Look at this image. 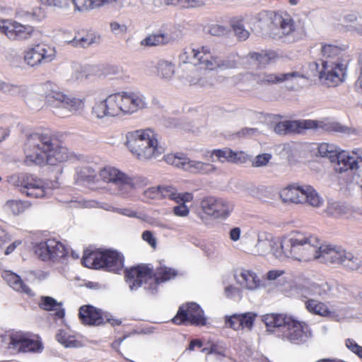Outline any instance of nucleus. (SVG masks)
<instances>
[{
	"label": "nucleus",
	"mask_w": 362,
	"mask_h": 362,
	"mask_svg": "<svg viewBox=\"0 0 362 362\" xmlns=\"http://www.w3.org/2000/svg\"><path fill=\"white\" fill-rule=\"evenodd\" d=\"M24 153L27 165H55L69 158L61 136L48 130L29 134L24 144Z\"/></svg>",
	"instance_id": "nucleus-1"
},
{
	"label": "nucleus",
	"mask_w": 362,
	"mask_h": 362,
	"mask_svg": "<svg viewBox=\"0 0 362 362\" xmlns=\"http://www.w3.org/2000/svg\"><path fill=\"white\" fill-rule=\"evenodd\" d=\"M124 144L140 160L156 158L164 152V148L159 144L158 134L150 128L127 132Z\"/></svg>",
	"instance_id": "nucleus-2"
},
{
	"label": "nucleus",
	"mask_w": 362,
	"mask_h": 362,
	"mask_svg": "<svg viewBox=\"0 0 362 362\" xmlns=\"http://www.w3.org/2000/svg\"><path fill=\"white\" fill-rule=\"evenodd\" d=\"M318 238L305 236L300 233L284 237L281 240V252L285 257L298 262L316 259Z\"/></svg>",
	"instance_id": "nucleus-3"
},
{
	"label": "nucleus",
	"mask_w": 362,
	"mask_h": 362,
	"mask_svg": "<svg viewBox=\"0 0 362 362\" xmlns=\"http://www.w3.org/2000/svg\"><path fill=\"white\" fill-rule=\"evenodd\" d=\"M268 332L291 343L300 344L310 335L308 326L295 318H262Z\"/></svg>",
	"instance_id": "nucleus-4"
},
{
	"label": "nucleus",
	"mask_w": 362,
	"mask_h": 362,
	"mask_svg": "<svg viewBox=\"0 0 362 362\" xmlns=\"http://www.w3.org/2000/svg\"><path fill=\"white\" fill-rule=\"evenodd\" d=\"M81 263L87 268L103 269L110 272L119 274L124 267V256L116 250H86L84 251Z\"/></svg>",
	"instance_id": "nucleus-5"
},
{
	"label": "nucleus",
	"mask_w": 362,
	"mask_h": 362,
	"mask_svg": "<svg viewBox=\"0 0 362 362\" xmlns=\"http://www.w3.org/2000/svg\"><path fill=\"white\" fill-rule=\"evenodd\" d=\"M322 129L329 132H344L345 128L337 122L325 123L314 119L285 120L277 122L274 131L279 135L300 134L307 130Z\"/></svg>",
	"instance_id": "nucleus-6"
},
{
	"label": "nucleus",
	"mask_w": 362,
	"mask_h": 362,
	"mask_svg": "<svg viewBox=\"0 0 362 362\" xmlns=\"http://www.w3.org/2000/svg\"><path fill=\"white\" fill-rule=\"evenodd\" d=\"M321 65V68L319 69L317 62L309 63L308 68L313 73L306 72L302 74L306 78L317 76L319 80L329 87H336L344 81L347 67L343 62L322 61Z\"/></svg>",
	"instance_id": "nucleus-7"
},
{
	"label": "nucleus",
	"mask_w": 362,
	"mask_h": 362,
	"mask_svg": "<svg viewBox=\"0 0 362 362\" xmlns=\"http://www.w3.org/2000/svg\"><path fill=\"white\" fill-rule=\"evenodd\" d=\"M0 344L7 349L18 352H41L43 344L40 337L31 332L11 330L0 337Z\"/></svg>",
	"instance_id": "nucleus-8"
},
{
	"label": "nucleus",
	"mask_w": 362,
	"mask_h": 362,
	"mask_svg": "<svg viewBox=\"0 0 362 362\" xmlns=\"http://www.w3.org/2000/svg\"><path fill=\"white\" fill-rule=\"evenodd\" d=\"M279 196L284 203L288 204L308 203L313 207H320L323 203L322 199L310 185H288L279 192Z\"/></svg>",
	"instance_id": "nucleus-9"
},
{
	"label": "nucleus",
	"mask_w": 362,
	"mask_h": 362,
	"mask_svg": "<svg viewBox=\"0 0 362 362\" xmlns=\"http://www.w3.org/2000/svg\"><path fill=\"white\" fill-rule=\"evenodd\" d=\"M317 250L316 259L321 258L325 263L345 264L351 269H356L360 267L361 260L357 257L335 246L322 245L320 239Z\"/></svg>",
	"instance_id": "nucleus-10"
},
{
	"label": "nucleus",
	"mask_w": 362,
	"mask_h": 362,
	"mask_svg": "<svg viewBox=\"0 0 362 362\" xmlns=\"http://www.w3.org/2000/svg\"><path fill=\"white\" fill-rule=\"evenodd\" d=\"M179 58L183 63H193L208 70L219 68L220 59L213 54L210 47L207 45L197 48H185Z\"/></svg>",
	"instance_id": "nucleus-11"
},
{
	"label": "nucleus",
	"mask_w": 362,
	"mask_h": 362,
	"mask_svg": "<svg viewBox=\"0 0 362 362\" xmlns=\"http://www.w3.org/2000/svg\"><path fill=\"white\" fill-rule=\"evenodd\" d=\"M163 160L169 165L194 174H209L216 170L213 164L191 160L184 153H168Z\"/></svg>",
	"instance_id": "nucleus-12"
},
{
	"label": "nucleus",
	"mask_w": 362,
	"mask_h": 362,
	"mask_svg": "<svg viewBox=\"0 0 362 362\" xmlns=\"http://www.w3.org/2000/svg\"><path fill=\"white\" fill-rule=\"evenodd\" d=\"M92 114L99 119L126 115L123 91L110 94L105 100L95 103Z\"/></svg>",
	"instance_id": "nucleus-13"
},
{
	"label": "nucleus",
	"mask_w": 362,
	"mask_h": 362,
	"mask_svg": "<svg viewBox=\"0 0 362 362\" xmlns=\"http://www.w3.org/2000/svg\"><path fill=\"white\" fill-rule=\"evenodd\" d=\"M46 103L52 107H64L70 111L83 109L84 101L82 99L71 98L53 88L51 83L45 85Z\"/></svg>",
	"instance_id": "nucleus-14"
},
{
	"label": "nucleus",
	"mask_w": 362,
	"mask_h": 362,
	"mask_svg": "<svg viewBox=\"0 0 362 362\" xmlns=\"http://www.w3.org/2000/svg\"><path fill=\"white\" fill-rule=\"evenodd\" d=\"M56 57L55 49L45 43H37L29 47L25 52L23 59L25 62L35 66L42 64L49 63Z\"/></svg>",
	"instance_id": "nucleus-15"
},
{
	"label": "nucleus",
	"mask_w": 362,
	"mask_h": 362,
	"mask_svg": "<svg viewBox=\"0 0 362 362\" xmlns=\"http://www.w3.org/2000/svg\"><path fill=\"white\" fill-rule=\"evenodd\" d=\"M107 183H112L119 191L124 193L136 188L135 179L113 167H105L99 173V180Z\"/></svg>",
	"instance_id": "nucleus-16"
},
{
	"label": "nucleus",
	"mask_w": 362,
	"mask_h": 362,
	"mask_svg": "<svg viewBox=\"0 0 362 362\" xmlns=\"http://www.w3.org/2000/svg\"><path fill=\"white\" fill-rule=\"evenodd\" d=\"M35 255L43 261L55 260L68 255L66 247L55 239L40 242L34 247Z\"/></svg>",
	"instance_id": "nucleus-17"
},
{
	"label": "nucleus",
	"mask_w": 362,
	"mask_h": 362,
	"mask_svg": "<svg viewBox=\"0 0 362 362\" xmlns=\"http://www.w3.org/2000/svg\"><path fill=\"white\" fill-rule=\"evenodd\" d=\"M16 185L27 197L42 198L45 196L44 182L33 175L28 173L19 175L16 181Z\"/></svg>",
	"instance_id": "nucleus-18"
},
{
	"label": "nucleus",
	"mask_w": 362,
	"mask_h": 362,
	"mask_svg": "<svg viewBox=\"0 0 362 362\" xmlns=\"http://www.w3.org/2000/svg\"><path fill=\"white\" fill-rule=\"evenodd\" d=\"M153 276V268L148 264H139L124 270V278L131 290L140 288Z\"/></svg>",
	"instance_id": "nucleus-19"
},
{
	"label": "nucleus",
	"mask_w": 362,
	"mask_h": 362,
	"mask_svg": "<svg viewBox=\"0 0 362 362\" xmlns=\"http://www.w3.org/2000/svg\"><path fill=\"white\" fill-rule=\"evenodd\" d=\"M204 213L214 218H226L233 209L228 202L215 197H204L201 202Z\"/></svg>",
	"instance_id": "nucleus-20"
},
{
	"label": "nucleus",
	"mask_w": 362,
	"mask_h": 362,
	"mask_svg": "<svg viewBox=\"0 0 362 362\" xmlns=\"http://www.w3.org/2000/svg\"><path fill=\"white\" fill-rule=\"evenodd\" d=\"M0 31L12 40H24L30 38L34 33L33 26L23 25L16 21L0 20Z\"/></svg>",
	"instance_id": "nucleus-21"
},
{
	"label": "nucleus",
	"mask_w": 362,
	"mask_h": 362,
	"mask_svg": "<svg viewBox=\"0 0 362 362\" xmlns=\"http://www.w3.org/2000/svg\"><path fill=\"white\" fill-rule=\"evenodd\" d=\"M305 77L298 71L287 74L261 72L254 74V80L259 85L272 86L288 81L293 78Z\"/></svg>",
	"instance_id": "nucleus-22"
},
{
	"label": "nucleus",
	"mask_w": 362,
	"mask_h": 362,
	"mask_svg": "<svg viewBox=\"0 0 362 362\" xmlns=\"http://www.w3.org/2000/svg\"><path fill=\"white\" fill-rule=\"evenodd\" d=\"M214 156L221 163H245L250 159L249 156L244 151H234L228 147L212 150L210 157L212 158Z\"/></svg>",
	"instance_id": "nucleus-23"
},
{
	"label": "nucleus",
	"mask_w": 362,
	"mask_h": 362,
	"mask_svg": "<svg viewBox=\"0 0 362 362\" xmlns=\"http://www.w3.org/2000/svg\"><path fill=\"white\" fill-rule=\"evenodd\" d=\"M177 275L176 269L168 267L165 266H160L153 269V282L150 284L146 290L151 295H155L158 291V286L159 284L170 281L175 278Z\"/></svg>",
	"instance_id": "nucleus-24"
},
{
	"label": "nucleus",
	"mask_w": 362,
	"mask_h": 362,
	"mask_svg": "<svg viewBox=\"0 0 362 362\" xmlns=\"http://www.w3.org/2000/svg\"><path fill=\"white\" fill-rule=\"evenodd\" d=\"M272 24L279 28L281 33L285 35H290L297 30L296 23L291 16L286 11H276L272 13L270 16Z\"/></svg>",
	"instance_id": "nucleus-25"
},
{
	"label": "nucleus",
	"mask_w": 362,
	"mask_h": 362,
	"mask_svg": "<svg viewBox=\"0 0 362 362\" xmlns=\"http://www.w3.org/2000/svg\"><path fill=\"white\" fill-rule=\"evenodd\" d=\"M279 58V54L273 49L250 52L246 56L247 61L255 64L258 68H264L275 63Z\"/></svg>",
	"instance_id": "nucleus-26"
},
{
	"label": "nucleus",
	"mask_w": 362,
	"mask_h": 362,
	"mask_svg": "<svg viewBox=\"0 0 362 362\" xmlns=\"http://www.w3.org/2000/svg\"><path fill=\"white\" fill-rule=\"evenodd\" d=\"M126 115H132L147 107L145 97L138 93L123 91Z\"/></svg>",
	"instance_id": "nucleus-27"
},
{
	"label": "nucleus",
	"mask_w": 362,
	"mask_h": 362,
	"mask_svg": "<svg viewBox=\"0 0 362 362\" xmlns=\"http://www.w3.org/2000/svg\"><path fill=\"white\" fill-rule=\"evenodd\" d=\"M3 279L16 291L25 293L28 296H34L35 293L31 288L26 285L20 276L11 271H5L2 274Z\"/></svg>",
	"instance_id": "nucleus-28"
},
{
	"label": "nucleus",
	"mask_w": 362,
	"mask_h": 362,
	"mask_svg": "<svg viewBox=\"0 0 362 362\" xmlns=\"http://www.w3.org/2000/svg\"><path fill=\"white\" fill-rule=\"evenodd\" d=\"M95 32L91 30L81 29L77 32L74 38L69 43L74 47L86 48L99 40Z\"/></svg>",
	"instance_id": "nucleus-29"
},
{
	"label": "nucleus",
	"mask_w": 362,
	"mask_h": 362,
	"mask_svg": "<svg viewBox=\"0 0 362 362\" xmlns=\"http://www.w3.org/2000/svg\"><path fill=\"white\" fill-rule=\"evenodd\" d=\"M157 192L161 197L168 198L177 203L189 202L193 199V195L192 193H177V189L171 186L158 187Z\"/></svg>",
	"instance_id": "nucleus-30"
},
{
	"label": "nucleus",
	"mask_w": 362,
	"mask_h": 362,
	"mask_svg": "<svg viewBox=\"0 0 362 362\" xmlns=\"http://www.w3.org/2000/svg\"><path fill=\"white\" fill-rule=\"evenodd\" d=\"M335 157L337 162L334 165V168L337 173H342L358 168V162L356 158L345 151L338 152Z\"/></svg>",
	"instance_id": "nucleus-31"
},
{
	"label": "nucleus",
	"mask_w": 362,
	"mask_h": 362,
	"mask_svg": "<svg viewBox=\"0 0 362 362\" xmlns=\"http://www.w3.org/2000/svg\"><path fill=\"white\" fill-rule=\"evenodd\" d=\"M321 61L343 62L345 49L332 44H322L321 47Z\"/></svg>",
	"instance_id": "nucleus-32"
},
{
	"label": "nucleus",
	"mask_w": 362,
	"mask_h": 362,
	"mask_svg": "<svg viewBox=\"0 0 362 362\" xmlns=\"http://www.w3.org/2000/svg\"><path fill=\"white\" fill-rule=\"evenodd\" d=\"M37 305L41 310L54 311V317H64L65 315V310L63 308L62 303L57 301L52 297L41 296Z\"/></svg>",
	"instance_id": "nucleus-33"
},
{
	"label": "nucleus",
	"mask_w": 362,
	"mask_h": 362,
	"mask_svg": "<svg viewBox=\"0 0 362 362\" xmlns=\"http://www.w3.org/2000/svg\"><path fill=\"white\" fill-rule=\"evenodd\" d=\"M204 312L201 306L195 302H187L179 307L174 317H204Z\"/></svg>",
	"instance_id": "nucleus-34"
},
{
	"label": "nucleus",
	"mask_w": 362,
	"mask_h": 362,
	"mask_svg": "<svg viewBox=\"0 0 362 362\" xmlns=\"http://www.w3.org/2000/svg\"><path fill=\"white\" fill-rule=\"evenodd\" d=\"M305 306L307 310L312 315L321 317H329L331 315V311L325 303L315 299H308L305 300Z\"/></svg>",
	"instance_id": "nucleus-35"
},
{
	"label": "nucleus",
	"mask_w": 362,
	"mask_h": 362,
	"mask_svg": "<svg viewBox=\"0 0 362 362\" xmlns=\"http://www.w3.org/2000/svg\"><path fill=\"white\" fill-rule=\"evenodd\" d=\"M245 18L235 16L230 20V25L235 35L240 41H245L250 37V32L245 28Z\"/></svg>",
	"instance_id": "nucleus-36"
},
{
	"label": "nucleus",
	"mask_w": 362,
	"mask_h": 362,
	"mask_svg": "<svg viewBox=\"0 0 362 362\" xmlns=\"http://www.w3.org/2000/svg\"><path fill=\"white\" fill-rule=\"evenodd\" d=\"M56 339L66 348H78L82 346L81 342L76 339V336L66 329H59Z\"/></svg>",
	"instance_id": "nucleus-37"
},
{
	"label": "nucleus",
	"mask_w": 362,
	"mask_h": 362,
	"mask_svg": "<svg viewBox=\"0 0 362 362\" xmlns=\"http://www.w3.org/2000/svg\"><path fill=\"white\" fill-rule=\"evenodd\" d=\"M28 207L29 204L26 202L13 199L7 201L4 206L5 211L13 216L23 214Z\"/></svg>",
	"instance_id": "nucleus-38"
},
{
	"label": "nucleus",
	"mask_w": 362,
	"mask_h": 362,
	"mask_svg": "<svg viewBox=\"0 0 362 362\" xmlns=\"http://www.w3.org/2000/svg\"><path fill=\"white\" fill-rule=\"evenodd\" d=\"M240 277L242 278L241 284L247 289H255L259 286L260 281L257 274L250 270L243 269Z\"/></svg>",
	"instance_id": "nucleus-39"
},
{
	"label": "nucleus",
	"mask_w": 362,
	"mask_h": 362,
	"mask_svg": "<svg viewBox=\"0 0 362 362\" xmlns=\"http://www.w3.org/2000/svg\"><path fill=\"white\" fill-rule=\"evenodd\" d=\"M173 40L172 37L165 34H153L147 36L141 41L144 46H159L168 44Z\"/></svg>",
	"instance_id": "nucleus-40"
},
{
	"label": "nucleus",
	"mask_w": 362,
	"mask_h": 362,
	"mask_svg": "<svg viewBox=\"0 0 362 362\" xmlns=\"http://www.w3.org/2000/svg\"><path fill=\"white\" fill-rule=\"evenodd\" d=\"M77 180L90 185L99 181V175H98L91 168L83 167L77 173Z\"/></svg>",
	"instance_id": "nucleus-41"
},
{
	"label": "nucleus",
	"mask_w": 362,
	"mask_h": 362,
	"mask_svg": "<svg viewBox=\"0 0 362 362\" xmlns=\"http://www.w3.org/2000/svg\"><path fill=\"white\" fill-rule=\"evenodd\" d=\"M170 322L177 325L203 327H209L207 322V318H171Z\"/></svg>",
	"instance_id": "nucleus-42"
},
{
	"label": "nucleus",
	"mask_w": 362,
	"mask_h": 362,
	"mask_svg": "<svg viewBox=\"0 0 362 362\" xmlns=\"http://www.w3.org/2000/svg\"><path fill=\"white\" fill-rule=\"evenodd\" d=\"M78 317H108L107 315L100 309H98L90 305H85L80 308Z\"/></svg>",
	"instance_id": "nucleus-43"
},
{
	"label": "nucleus",
	"mask_w": 362,
	"mask_h": 362,
	"mask_svg": "<svg viewBox=\"0 0 362 362\" xmlns=\"http://www.w3.org/2000/svg\"><path fill=\"white\" fill-rule=\"evenodd\" d=\"M347 208L338 202H329L326 209V213L329 216L339 217L346 213Z\"/></svg>",
	"instance_id": "nucleus-44"
},
{
	"label": "nucleus",
	"mask_w": 362,
	"mask_h": 362,
	"mask_svg": "<svg viewBox=\"0 0 362 362\" xmlns=\"http://www.w3.org/2000/svg\"><path fill=\"white\" fill-rule=\"evenodd\" d=\"M157 71L161 77L169 78L174 74V65L170 62L161 60L157 65Z\"/></svg>",
	"instance_id": "nucleus-45"
},
{
	"label": "nucleus",
	"mask_w": 362,
	"mask_h": 362,
	"mask_svg": "<svg viewBox=\"0 0 362 362\" xmlns=\"http://www.w3.org/2000/svg\"><path fill=\"white\" fill-rule=\"evenodd\" d=\"M337 147L334 144L321 143L317 146V154L322 157L333 158L338 153Z\"/></svg>",
	"instance_id": "nucleus-46"
},
{
	"label": "nucleus",
	"mask_w": 362,
	"mask_h": 362,
	"mask_svg": "<svg viewBox=\"0 0 362 362\" xmlns=\"http://www.w3.org/2000/svg\"><path fill=\"white\" fill-rule=\"evenodd\" d=\"M240 57L237 54H229L226 59H220L219 68L234 69L239 63Z\"/></svg>",
	"instance_id": "nucleus-47"
},
{
	"label": "nucleus",
	"mask_w": 362,
	"mask_h": 362,
	"mask_svg": "<svg viewBox=\"0 0 362 362\" xmlns=\"http://www.w3.org/2000/svg\"><path fill=\"white\" fill-rule=\"evenodd\" d=\"M75 9L79 11H85L95 8L92 0H71Z\"/></svg>",
	"instance_id": "nucleus-48"
},
{
	"label": "nucleus",
	"mask_w": 362,
	"mask_h": 362,
	"mask_svg": "<svg viewBox=\"0 0 362 362\" xmlns=\"http://www.w3.org/2000/svg\"><path fill=\"white\" fill-rule=\"evenodd\" d=\"M245 318H224V327H230L234 330H240L244 328Z\"/></svg>",
	"instance_id": "nucleus-49"
},
{
	"label": "nucleus",
	"mask_w": 362,
	"mask_h": 362,
	"mask_svg": "<svg viewBox=\"0 0 362 362\" xmlns=\"http://www.w3.org/2000/svg\"><path fill=\"white\" fill-rule=\"evenodd\" d=\"M272 158L269 153H262L257 156L252 161V165L253 167H262L266 165Z\"/></svg>",
	"instance_id": "nucleus-50"
},
{
	"label": "nucleus",
	"mask_w": 362,
	"mask_h": 362,
	"mask_svg": "<svg viewBox=\"0 0 362 362\" xmlns=\"http://www.w3.org/2000/svg\"><path fill=\"white\" fill-rule=\"evenodd\" d=\"M45 5L65 8L69 7L71 0H40Z\"/></svg>",
	"instance_id": "nucleus-51"
},
{
	"label": "nucleus",
	"mask_w": 362,
	"mask_h": 362,
	"mask_svg": "<svg viewBox=\"0 0 362 362\" xmlns=\"http://www.w3.org/2000/svg\"><path fill=\"white\" fill-rule=\"evenodd\" d=\"M346 346L349 350H351L353 353L356 354L360 358H362V346H359L354 339H346Z\"/></svg>",
	"instance_id": "nucleus-52"
},
{
	"label": "nucleus",
	"mask_w": 362,
	"mask_h": 362,
	"mask_svg": "<svg viewBox=\"0 0 362 362\" xmlns=\"http://www.w3.org/2000/svg\"><path fill=\"white\" fill-rule=\"evenodd\" d=\"M203 2L199 0H178L177 6L182 8H196L203 5Z\"/></svg>",
	"instance_id": "nucleus-53"
},
{
	"label": "nucleus",
	"mask_w": 362,
	"mask_h": 362,
	"mask_svg": "<svg viewBox=\"0 0 362 362\" xmlns=\"http://www.w3.org/2000/svg\"><path fill=\"white\" fill-rule=\"evenodd\" d=\"M320 288V286L319 284H315L311 286L310 288H300V293L302 296H304L305 298H307L308 296L313 295V292H317L318 295L321 296L322 294H325L326 292L324 291L323 292L321 291H317V289Z\"/></svg>",
	"instance_id": "nucleus-54"
},
{
	"label": "nucleus",
	"mask_w": 362,
	"mask_h": 362,
	"mask_svg": "<svg viewBox=\"0 0 362 362\" xmlns=\"http://www.w3.org/2000/svg\"><path fill=\"white\" fill-rule=\"evenodd\" d=\"M81 323L85 326H100L106 323L105 318H79Z\"/></svg>",
	"instance_id": "nucleus-55"
},
{
	"label": "nucleus",
	"mask_w": 362,
	"mask_h": 362,
	"mask_svg": "<svg viewBox=\"0 0 362 362\" xmlns=\"http://www.w3.org/2000/svg\"><path fill=\"white\" fill-rule=\"evenodd\" d=\"M226 27L217 24L212 25L209 30V33L214 36L223 35L226 33Z\"/></svg>",
	"instance_id": "nucleus-56"
},
{
	"label": "nucleus",
	"mask_w": 362,
	"mask_h": 362,
	"mask_svg": "<svg viewBox=\"0 0 362 362\" xmlns=\"http://www.w3.org/2000/svg\"><path fill=\"white\" fill-rule=\"evenodd\" d=\"M179 204L180 205L173 208L174 214L177 216H187L189 213L188 207L185 204V203Z\"/></svg>",
	"instance_id": "nucleus-57"
},
{
	"label": "nucleus",
	"mask_w": 362,
	"mask_h": 362,
	"mask_svg": "<svg viewBox=\"0 0 362 362\" xmlns=\"http://www.w3.org/2000/svg\"><path fill=\"white\" fill-rule=\"evenodd\" d=\"M110 28L116 34H123L127 32V27L124 25H119L117 22L111 23Z\"/></svg>",
	"instance_id": "nucleus-58"
},
{
	"label": "nucleus",
	"mask_w": 362,
	"mask_h": 362,
	"mask_svg": "<svg viewBox=\"0 0 362 362\" xmlns=\"http://www.w3.org/2000/svg\"><path fill=\"white\" fill-rule=\"evenodd\" d=\"M142 238L151 246H155L156 244L155 238L153 237L152 233L149 230H145L143 232Z\"/></svg>",
	"instance_id": "nucleus-59"
},
{
	"label": "nucleus",
	"mask_w": 362,
	"mask_h": 362,
	"mask_svg": "<svg viewBox=\"0 0 362 362\" xmlns=\"http://www.w3.org/2000/svg\"><path fill=\"white\" fill-rule=\"evenodd\" d=\"M225 294L228 298H232L235 294L240 295V290L230 285L225 288Z\"/></svg>",
	"instance_id": "nucleus-60"
},
{
	"label": "nucleus",
	"mask_w": 362,
	"mask_h": 362,
	"mask_svg": "<svg viewBox=\"0 0 362 362\" xmlns=\"http://www.w3.org/2000/svg\"><path fill=\"white\" fill-rule=\"evenodd\" d=\"M284 274L283 270H271L267 274V279L275 280Z\"/></svg>",
	"instance_id": "nucleus-61"
},
{
	"label": "nucleus",
	"mask_w": 362,
	"mask_h": 362,
	"mask_svg": "<svg viewBox=\"0 0 362 362\" xmlns=\"http://www.w3.org/2000/svg\"><path fill=\"white\" fill-rule=\"evenodd\" d=\"M33 17L36 16L37 21H42L46 18V13L40 7L37 8L32 13Z\"/></svg>",
	"instance_id": "nucleus-62"
},
{
	"label": "nucleus",
	"mask_w": 362,
	"mask_h": 362,
	"mask_svg": "<svg viewBox=\"0 0 362 362\" xmlns=\"http://www.w3.org/2000/svg\"><path fill=\"white\" fill-rule=\"evenodd\" d=\"M203 346V342L202 340L199 339H192L188 346V349L189 351H194L196 347L202 348Z\"/></svg>",
	"instance_id": "nucleus-63"
},
{
	"label": "nucleus",
	"mask_w": 362,
	"mask_h": 362,
	"mask_svg": "<svg viewBox=\"0 0 362 362\" xmlns=\"http://www.w3.org/2000/svg\"><path fill=\"white\" fill-rule=\"evenodd\" d=\"M240 236V229L238 227L233 228L230 231V238L233 241L239 240Z\"/></svg>",
	"instance_id": "nucleus-64"
}]
</instances>
